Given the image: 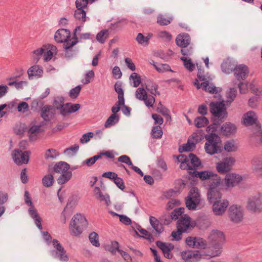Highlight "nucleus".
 Returning <instances> with one entry per match:
<instances>
[{"label":"nucleus","mask_w":262,"mask_h":262,"mask_svg":"<svg viewBox=\"0 0 262 262\" xmlns=\"http://www.w3.org/2000/svg\"><path fill=\"white\" fill-rule=\"evenodd\" d=\"M210 112L213 116V123L208 126V131L215 132L217 126L227 117V112L223 102H211L210 104Z\"/></svg>","instance_id":"f257e3e1"},{"label":"nucleus","mask_w":262,"mask_h":262,"mask_svg":"<svg viewBox=\"0 0 262 262\" xmlns=\"http://www.w3.org/2000/svg\"><path fill=\"white\" fill-rule=\"evenodd\" d=\"M209 239L211 243V247L209 248L211 257L219 256L222 252V245L225 242V236L223 232L214 230L212 231L209 236Z\"/></svg>","instance_id":"f03ea898"},{"label":"nucleus","mask_w":262,"mask_h":262,"mask_svg":"<svg viewBox=\"0 0 262 262\" xmlns=\"http://www.w3.org/2000/svg\"><path fill=\"white\" fill-rule=\"evenodd\" d=\"M88 225V222L82 214L76 213L70 222L69 225L70 233L75 236H79Z\"/></svg>","instance_id":"7ed1b4c3"},{"label":"nucleus","mask_w":262,"mask_h":262,"mask_svg":"<svg viewBox=\"0 0 262 262\" xmlns=\"http://www.w3.org/2000/svg\"><path fill=\"white\" fill-rule=\"evenodd\" d=\"M207 132L210 133V134L205 136L206 142L204 148L207 154L212 155L221 150L222 147V141L221 138L215 132L208 131V127H207Z\"/></svg>","instance_id":"20e7f679"},{"label":"nucleus","mask_w":262,"mask_h":262,"mask_svg":"<svg viewBox=\"0 0 262 262\" xmlns=\"http://www.w3.org/2000/svg\"><path fill=\"white\" fill-rule=\"evenodd\" d=\"M180 165V168L183 169H186L188 172L192 177L199 178L201 180H208V185L211 184L215 177H220L216 174L209 171H198L196 170L197 167L200 165Z\"/></svg>","instance_id":"39448f33"},{"label":"nucleus","mask_w":262,"mask_h":262,"mask_svg":"<svg viewBox=\"0 0 262 262\" xmlns=\"http://www.w3.org/2000/svg\"><path fill=\"white\" fill-rule=\"evenodd\" d=\"M70 169V165H50L48 168L49 171L53 174H60L57 179V182L60 184L66 183L71 179L72 172Z\"/></svg>","instance_id":"423d86ee"},{"label":"nucleus","mask_w":262,"mask_h":262,"mask_svg":"<svg viewBox=\"0 0 262 262\" xmlns=\"http://www.w3.org/2000/svg\"><path fill=\"white\" fill-rule=\"evenodd\" d=\"M70 32L64 29L58 30L55 33L54 39L57 42H63L64 48L66 49V54L71 48L76 44L77 41L75 38L70 39Z\"/></svg>","instance_id":"0eeeda50"},{"label":"nucleus","mask_w":262,"mask_h":262,"mask_svg":"<svg viewBox=\"0 0 262 262\" xmlns=\"http://www.w3.org/2000/svg\"><path fill=\"white\" fill-rule=\"evenodd\" d=\"M54 106L57 110L59 111L60 114L63 116L76 112L80 108L79 104H72L70 103L64 104V99L62 97H57L55 98Z\"/></svg>","instance_id":"6e6552de"},{"label":"nucleus","mask_w":262,"mask_h":262,"mask_svg":"<svg viewBox=\"0 0 262 262\" xmlns=\"http://www.w3.org/2000/svg\"><path fill=\"white\" fill-rule=\"evenodd\" d=\"M198 77L199 80L196 79L194 82V85L198 89L202 88L203 89L210 93L217 94L221 92V89L219 87H216L213 83H211V78L206 77L205 76H201L199 73Z\"/></svg>","instance_id":"1a4fd4ad"},{"label":"nucleus","mask_w":262,"mask_h":262,"mask_svg":"<svg viewBox=\"0 0 262 262\" xmlns=\"http://www.w3.org/2000/svg\"><path fill=\"white\" fill-rule=\"evenodd\" d=\"M212 183L209 184V188L207 192V198L210 203H213L216 200H221L222 193L219 186L221 184L220 177H215Z\"/></svg>","instance_id":"9d476101"},{"label":"nucleus","mask_w":262,"mask_h":262,"mask_svg":"<svg viewBox=\"0 0 262 262\" xmlns=\"http://www.w3.org/2000/svg\"><path fill=\"white\" fill-rule=\"evenodd\" d=\"M247 209L252 213H260L262 211V194L256 193L250 196L247 200Z\"/></svg>","instance_id":"9b49d317"},{"label":"nucleus","mask_w":262,"mask_h":262,"mask_svg":"<svg viewBox=\"0 0 262 262\" xmlns=\"http://www.w3.org/2000/svg\"><path fill=\"white\" fill-rule=\"evenodd\" d=\"M244 209L239 205H232L228 210L230 220L234 224L242 223L244 219Z\"/></svg>","instance_id":"f8f14e48"},{"label":"nucleus","mask_w":262,"mask_h":262,"mask_svg":"<svg viewBox=\"0 0 262 262\" xmlns=\"http://www.w3.org/2000/svg\"><path fill=\"white\" fill-rule=\"evenodd\" d=\"M200 193L198 188L192 187L186 199V205L189 210H195L197 206L200 203Z\"/></svg>","instance_id":"ddd939ff"},{"label":"nucleus","mask_w":262,"mask_h":262,"mask_svg":"<svg viewBox=\"0 0 262 262\" xmlns=\"http://www.w3.org/2000/svg\"><path fill=\"white\" fill-rule=\"evenodd\" d=\"M52 243L54 248L56 249V250H53L51 251V254L52 256L55 258H59L60 261H68L69 257L66 254V251L59 241L56 239H53Z\"/></svg>","instance_id":"4468645a"},{"label":"nucleus","mask_w":262,"mask_h":262,"mask_svg":"<svg viewBox=\"0 0 262 262\" xmlns=\"http://www.w3.org/2000/svg\"><path fill=\"white\" fill-rule=\"evenodd\" d=\"M229 205V202L227 199L219 200L213 203L212 210L214 215L216 216L223 215Z\"/></svg>","instance_id":"2eb2a0df"},{"label":"nucleus","mask_w":262,"mask_h":262,"mask_svg":"<svg viewBox=\"0 0 262 262\" xmlns=\"http://www.w3.org/2000/svg\"><path fill=\"white\" fill-rule=\"evenodd\" d=\"M135 96L139 100L144 101L146 106L152 107L155 102V98L152 95L147 96L145 90L143 88H139L136 90Z\"/></svg>","instance_id":"dca6fc26"},{"label":"nucleus","mask_w":262,"mask_h":262,"mask_svg":"<svg viewBox=\"0 0 262 262\" xmlns=\"http://www.w3.org/2000/svg\"><path fill=\"white\" fill-rule=\"evenodd\" d=\"M30 154L29 151H23L15 149L12 152V157L16 164H28Z\"/></svg>","instance_id":"f3484780"},{"label":"nucleus","mask_w":262,"mask_h":262,"mask_svg":"<svg viewBox=\"0 0 262 262\" xmlns=\"http://www.w3.org/2000/svg\"><path fill=\"white\" fill-rule=\"evenodd\" d=\"M193 227V223L192 222L190 217L186 214L182 215L177 222V228H179L184 232L191 230Z\"/></svg>","instance_id":"a211bd4d"},{"label":"nucleus","mask_w":262,"mask_h":262,"mask_svg":"<svg viewBox=\"0 0 262 262\" xmlns=\"http://www.w3.org/2000/svg\"><path fill=\"white\" fill-rule=\"evenodd\" d=\"M182 258L185 261L197 262L202 258V255L198 251L185 250L181 252Z\"/></svg>","instance_id":"6ab92c4d"},{"label":"nucleus","mask_w":262,"mask_h":262,"mask_svg":"<svg viewBox=\"0 0 262 262\" xmlns=\"http://www.w3.org/2000/svg\"><path fill=\"white\" fill-rule=\"evenodd\" d=\"M185 243L192 248L204 249L206 246L205 241L201 237L189 236L185 239Z\"/></svg>","instance_id":"aec40b11"},{"label":"nucleus","mask_w":262,"mask_h":262,"mask_svg":"<svg viewBox=\"0 0 262 262\" xmlns=\"http://www.w3.org/2000/svg\"><path fill=\"white\" fill-rule=\"evenodd\" d=\"M198 140V135L196 134H193L188 138L187 142L186 144H183L179 148V151L182 152L192 151L195 148Z\"/></svg>","instance_id":"412c9836"},{"label":"nucleus","mask_w":262,"mask_h":262,"mask_svg":"<svg viewBox=\"0 0 262 262\" xmlns=\"http://www.w3.org/2000/svg\"><path fill=\"white\" fill-rule=\"evenodd\" d=\"M43 73V68L39 65H34L31 67L27 71L28 78L30 80L41 77Z\"/></svg>","instance_id":"4be33fe9"},{"label":"nucleus","mask_w":262,"mask_h":262,"mask_svg":"<svg viewBox=\"0 0 262 262\" xmlns=\"http://www.w3.org/2000/svg\"><path fill=\"white\" fill-rule=\"evenodd\" d=\"M156 245L162 250L166 258L170 259L172 257V254L171 253V251L174 248L172 244L158 241L156 243Z\"/></svg>","instance_id":"5701e85b"},{"label":"nucleus","mask_w":262,"mask_h":262,"mask_svg":"<svg viewBox=\"0 0 262 262\" xmlns=\"http://www.w3.org/2000/svg\"><path fill=\"white\" fill-rule=\"evenodd\" d=\"M44 52L43 55V58L44 61L47 62L50 61L54 55H56L57 53V49L56 46L53 45H48L43 46Z\"/></svg>","instance_id":"b1692460"},{"label":"nucleus","mask_w":262,"mask_h":262,"mask_svg":"<svg viewBox=\"0 0 262 262\" xmlns=\"http://www.w3.org/2000/svg\"><path fill=\"white\" fill-rule=\"evenodd\" d=\"M242 180V178L239 174L235 173L227 174L225 178V182L227 187H232L237 185Z\"/></svg>","instance_id":"393cba45"},{"label":"nucleus","mask_w":262,"mask_h":262,"mask_svg":"<svg viewBox=\"0 0 262 262\" xmlns=\"http://www.w3.org/2000/svg\"><path fill=\"white\" fill-rule=\"evenodd\" d=\"M243 123L246 126L255 124L257 120V116L253 111H249L243 115Z\"/></svg>","instance_id":"a878e982"},{"label":"nucleus","mask_w":262,"mask_h":262,"mask_svg":"<svg viewBox=\"0 0 262 262\" xmlns=\"http://www.w3.org/2000/svg\"><path fill=\"white\" fill-rule=\"evenodd\" d=\"M190 42V37L189 35L185 33L179 34L176 39V44L182 48L187 47Z\"/></svg>","instance_id":"bb28decb"},{"label":"nucleus","mask_w":262,"mask_h":262,"mask_svg":"<svg viewBox=\"0 0 262 262\" xmlns=\"http://www.w3.org/2000/svg\"><path fill=\"white\" fill-rule=\"evenodd\" d=\"M234 72L237 79H244L249 74V70L246 66L240 64L235 67Z\"/></svg>","instance_id":"cd10ccee"},{"label":"nucleus","mask_w":262,"mask_h":262,"mask_svg":"<svg viewBox=\"0 0 262 262\" xmlns=\"http://www.w3.org/2000/svg\"><path fill=\"white\" fill-rule=\"evenodd\" d=\"M237 128L235 125L231 122L223 124L221 127V133L224 136H230L234 134Z\"/></svg>","instance_id":"c85d7f7f"},{"label":"nucleus","mask_w":262,"mask_h":262,"mask_svg":"<svg viewBox=\"0 0 262 262\" xmlns=\"http://www.w3.org/2000/svg\"><path fill=\"white\" fill-rule=\"evenodd\" d=\"M44 130L42 125H34L32 126L28 131V135L31 140H36L37 136Z\"/></svg>","instance_id":"c756f323"},{"label":"nucleus","mask_w":262,"mask_h":262,"mask_svg":"<svg viewBox=\"0 0 262 262\" xmlns=\"http://www.w3.org/2000/svg\"><path fill=\"white\" fill-rule=\"evenodd\" d=\"M94 193L96 199L100 202H104L107 205H108L110 203L108 195L107 194H103L98 187H95L94 189Z\"/></svg>","instance_id":"7c9ffc66"},{"label":"nucleus","mask_w":262,"mask_h":262,"mask_svg":"<svg viewBox=\"0 0 262 262\" xmlns=\"http://www.w3.org/2000/svg\"><path fill=\"white\" fill-rule=\"evenodd\" d=\"M54 112L52 106L46 105L42 108L41 116L44 120L49 121L53 117Z\"/></svg>","instance_id":"2f4dec72"},{"label":"nucleus","mask_w":262,"mask_h":262,"mask_svg":"<svg viewBox=\"0 0 262 262\" xmlns=\"http://www.w3.org/2000/svg\"><path fill=\"white\" fill-rule=\"evenodd\" d=\"M29 212L31 217L35 220V224L36 225V226L40 230H41V220L40 217L39 216L37 212V210L34 208V207L33 206L30 207V208L29 209Z\"/></svg>","instance_id":"473e14b6"},{"label":"nucleus","mask_w":262,"mask_h":262,"mask_svg":"<svg viewBox=\"0 0 262 262\" xmlns=\"http://www.w3.org/2000/svg\"><path fill=\"white\" fill-rule=\"evenodd\" d=\"M149 222L152 227L157 233H161L163 231V227L159 221L154 216H150Z\"/></svg>","instance_id":"72a5a7b5"},{"label":"nucleus","mask_w":262,"mask_h":262,"mask_svg":"<svg viewBox=\"0 0 262 262\" xmlns=\"http://www.w3.org/2000/svg\"><path fill=\"white\" fill-rule=\"evenodd\" d=\"M238 147V144L233 140H229L226 141L224 144V149L227 152L236 151Z\"/></svg>","instance_id":"f704fd0d"},{"label":"nucleus","mask_w":262,"mask_h":262,"mask_svg":"<svg viewBox=\"0 0 262 262\" xmlns=\"http://www.w3.org/2000/svg\"><path fill=\"white\" fill-rule=\"evenodd\" d=\"M74 17L82 24H83L88 19L86 16L85 11L83 9H77L74 12Z\"/></svg>","instance_id":"c9c22d12"},{"label":"nucleus","mask_w":262,"mask_h":262,"mask_svg":"<svg viewBox=\"0 0 262 262\" xmlns=\"http://www.w3.org/2000/svg\"><path fill=\"white\" fill-rule=\"evenodd\" d=\"M59 154L58 152L55 149L50 148L46 150L44 157L47 160H52L56 159Z\"/></svg>","instance_id":"e433bc0d"},{"label":"nucleus","mask_w":262,"mask_h":262,"mask_svg":"<svg viewBox=\"0 0 262 262\" xmlns=\"http://www.w3.org/2000/svg\"><path fill=\"white\" fill-rule=\"evenodd\" d=\"M152 35V34L149 33L147 36H145L143 34L139 33L137 36L136 40L138 43L141 45H147Z\"/></svg>","instance_id":"4c0bfd02"},{"label":"nucleus","mask_w":262,"mask_h":262,"mask_svg":"<svg viewBox=\"0 0 262 262\" xmlns=\"http://www.w3.org/2000/svg\"><path fill=\"white\" fill-rule=\"evenodd\" d=\"M209 121L207 118L204 116L196 117L194 120V124L198 128H201L207 125Z\"/></svg>","instance_id":"58836bf2"},{"label":"nucleus","mask_w":262,"mask_h":262,"mask_svg":"<svg viewBox=\"0 0 262 262\" xmlns=\"http://www.w3.org/2000/svg\"><path fill=\"white\" fill-rule=\"evenodd\" d=\"M109 36V31L108 30H103L99 32L96 35L97 40L101 43H103L108 38Z\"/></svg>","instance_id":"ea45409f"},{"label":"nucleus","mask_w":262,"mask_h":262,"mask_svg":"<svg viewBox=\"0 0 262 262\" xmlns=\"http://www.w3.org/2000/svg\"><path fill=\"white\" fill-rule=\"evenodd\" d=\"M104 248L106 251L110 252L113 254H115L116 251H118V250H119V244L116 241L112 242L110 244L105 245Z\"/></svg>","instance_id":"a19ab883"},{"label":"nucleus","mask_w":262,"mask_h":262,"mask_svg":"<svg viewBox=\"0 0 262 262\" xmlns=\"http://www.w3.org/2000/svg\"><path fill=\"white\" fill-rule=\"evenodd\" d=\"M131 84L135 88L138 87L141 83V80L140 76L136 73H133L129 77Z\"/></svg>","instance_id":"79ce46f5"},{"label":"nucleus","mask_w":262,"mask_h":262,"mask_svg":"<svg viewBox=\"0 0 262 262\" xmlns=\"http://www.w3.org/2000/svg\"><path fill=\"white\" fill-rule=\"evenodd\" d=\"M157 36L164 42H169L172 39L171 35L166 31L159 32Z\"/></svg>","instance_id":"37998d69"},{"label":"nucleus","mask_w":262,"mask_h":262,"mask_svg":"<svg viewBox=\"0 0 262 262\" xmlns=\"http://www.w3.org/2000/svg\"><path fill=\"white\" fill-rule=\"evenodd\" d=\"M44 48L43 47L40 48H38L34 50L32 53V57L34 61L37 62L40 57L43 55Z\"/></svg>","instance_id":"c03bdc74"},{"label":"nucleus","mask_w":262,"mask_h":262,"mask_svg":"<svg viewBox=\"0 0 262 262\" xmlns=\"http://www.w3.org/2000/svg\"><path fill=\"white\" fill-rule=\"evenodd\" d=\"M54 180L52 174H47L43 177L42 179L43 185L46 187H51L53 183Z\"/></svg>","instance_id":"a18cd8bd"},{"label":"nucleus","mask_w":262,"mask_h":262,"mask_svg":"<svg viewBox=\"0 0 262 262\" xmlns=\"http://www.w3.org/2000/svg\"><path fill=\"white\" fill-rule=\"evenodd\" d=\"M89 238L90 242L94 246L96 247H99L100 243L99 241V235L96 232H93L91 233L89 235Z\"/></svg>","instance_id":"49530a36"},{"label":"nucleus","mask_w":262,"mask_h":262,"mask_svg":"<svg viewBox=\"0 0 262 262\" xmlns=\"http://www.w3.org/2000/svg\"><path fill=\"white\" fill-rule=\"evenodd\" d=\"M181 59L183 61L185 67L189 71H192L194 70L195 65L192 62L190 58L183 56L181 58Z\"/></svg>","instance_id":"de8ad7c7"},{"label":"nucleus","mask_w":262,"mask_h":262,"mask_svg":"<svg viewBox=\"0 0 262 262\" xmlns=\"http://www.w3.org/2000/svg\"><path fill=\"white\" fill-rule=\"evenodd\" d=\"M119 120V116L117 114H112L107 119L105 123L104 126L108 127L117 123Z\"/></svg>","instance_id":"09e8293b"},{"label":"nucleus","mask_w":262,"mask_h":262,"mask_svg":"<svg viewBox=\"0 0 262 262\" xmlns=\"http://www.w3.org/2000/svg\"><path fill=\"white\" fill-rule=\"evenodd\" d=\"M172 20L171 17H165L162 15H159L157 17V22L160 25L166 26L170 24Z\"/></svg>","instance_id":"8fccbe9b"},{"label":"nucleus","mask_w":262,"mask_h":262,"mask_svg":"<svg viewBox=\"0 0 262 262\" xmlns=\"http://www.w3.org/2000/svg\"><path fill=\"white\" fill-rule=\"evenodd\" d=\"M157 111L159 113H161L164 116L166 117L167 120H170L171 117L169 115L168 110L164 106L161 102H159L158 106L157 107Z\"/></svg>","instance_id":"3c124183"},{"label":"nucleus","mask_w":262,"mask_h":262,"mask_svg":"<svg viewBox=\"0 0 262 262\" xmlns=\"http://www.w3.org/2000/svg\"><path fill=\"white\" fill-rule=\"evenodd\" d=\"M79 146L77 144H75L71 147L66 148L64 153L69 156H72L76 154L78 151Z\"/></svg>","instance_id":"603ef678"},{"label":"nucleus","mask_w":262,"mask_h":262,"mask_svg":"<svg viewBox=\"0 0 262 262\" xmlns=\"http://www.w3.org/2000/svg\"><path fill=\"white\" fill-rule=\"evenodd\" d=\"M111 213L114 216L115 215V216H119V220L122 223H123L126 225H129L132 224L131 220L129 217L126 216V215H119V214H117L116 213L112 212H111Z\"/></svg>","instance_id":"864d4df0"},{"label":"nucleus","mask_w":262,"mask_h":262,"mask_svg":"<svg viewBox=\"0 0 262 262\" xmlns=\"http://www.w3.org/2000/svg\"><path fill=\"white\" fill-rule=\"evenodd\" d=\"M231 165H217L216 169L221 174H224L231 169Z\"/></svg>","instance_id":"5fc2aeb1"},{"label":"nucleus","mask_w":262,"mask_h":262,"mask_svg":"<svg viewBox=\"0 0 262 262\" xmlns=\"http://www.w3.org/2000/svg\"><path fill=\"white\" fill-rule=\"evenodd\" d=\"M147 90L151 94L154 95H160V93L158 91V86L155 83H151V85L146 86Z\"/></svg>","instance_id":"6e6d98bb"},{"label":"nucleus","mask_w":262,"mask_h":262,"mask_svg":"<svg viewBox=\"0 0 262 262\" xmlns=\"http://www.w3.org/2000/svg\"><path fill=\"white\" fill-rule=\"evenodd\" d=\"M95 76V74L93 71H89L85 75L84 79L81 80V82L83 84H88L91 82V79L93 78Z\"/></svg>","instance_id":"4d7b16f0"},{"label":"nucleus","mask_w":262,"mask_h":262,"mask_svg":"<svg viewBox=\"0 0 262 262\" xmlns=\"http://www.w3.org/2000/svg\"><path fill=\"white\" fill-rule=\"evenodd\" d=\"M184 208H179L174 209L171 213V219L172 220H177L184 212Z\"/></svg>","instance_id":"13d9d810"},{"label":"nucleus","mask_w":262,"mask_h":262,"mask_svg":"<svg viewBox=\"0 0 262 262\" xmlns=\"http://www.w3.org/2000/svg\"><path fill=\"white\" fill-rule=\"evenodd\" d=\"M151 133L152 136L155 138H161L162 136V130L161 127L159 126L154 127Z\"/></svg>","instance_id":"bf43d9fd"},{"label":"nucleus","mask_w":262,"mask_h":262,"mask_svg":"<svg viewBox=\"0 0 262 262\" xmlns=\"http://www.w3.org/2000/svg\"><path fill=\"white\" fill-rule=\"evenodd\" d=\"M250 83L249 84L247 82H241L238 84V88L239 90V93L241 94H246L248 92L249 87L250 88Z\"/></svg>","instance_id":"052dcab7"},{"label":"nucleus","mask_w":262,"mask_h":262,"mask_svg":"<svg viewBox=\"0 0 262 262\" xmlns=\"http://www.w3.org/2000/svg\"><path fill=\"white\" fill-rule=\"evenodd\" d=\"M157 71L160 73H164L166 71H170V67L167 64H159L158 65L154 64Z\"/></svg>","instance_id":"680f3d73"},{"label":"nucleus","mask_w":262,"mask_h":262,"mask_svg":"<svg viewBox=\"0 0 262 262\" xmlns=\"http://www.w3.org/2000/svg\"><path fill=\"white\" fill-rule=\"evenodd\" d=\"M183 232H184L180 230L179 228H177V230L176 231H173L171 233V236L172 237L171 240L177 241H180L182 238V233Z\"/></svg>","instance_id":"e2e57ef3"},{"label":"nucleus","mask_w":262,"mask_h":262,"mask_svg":"<svg viewBox=\"0 0 262 262\" xmlns=\"http://www.w3.org/2000/svg\"><path fill=\"white\" fill-rule=\"evenodd\" d=\"M17 111L21 113H25L29 111V105L25 102H21L17 106Z\"/></svg>","instance_id":"0e129e2a"},{"label":"nucleus","mask_w":262,"mask_h":262,"mask_svg":"<svg viewBox=\"0 0 262 262\" xmlns=\"http://www.w3.org/2000/svg\"><path fill=\"white\" fill-rule=\"evenodd\" d=\"M236 90L235 88H231L227 94V101L231 103L232 102L236 96Z\"/></svg>","instance_id":"69168bd1"},{"label":"nucleus","mask_w":262,"mask_h":262,"mask_svg":"<svg viewBox=\"0 0 262 262\" xmlns=\"http://www.w3.org/2000/svg\"><path fill=\"white\" fill-rule=\"evenodd\" d=\"M81 89V86L78 85L72 89L69 93L70 97L72 98H77L80 92Z\"/></svg>","instance_id":"338daca9"},{"label":"nucleus","mask_w":262,"mask_h":262,"mask_svg":"<svg viewBox=\"0 0 262 262\" xmlns=\"http://www.w3.org/2000/svg\"><path fill=\"white\" fill-rule=\"evenodd\" d=\"M250 89L251 91L257 96L262 95V88L254 85L252 83L250 84Z\"/></svg>","instance_id":"774afa93"}]
</instances>
